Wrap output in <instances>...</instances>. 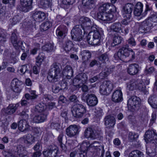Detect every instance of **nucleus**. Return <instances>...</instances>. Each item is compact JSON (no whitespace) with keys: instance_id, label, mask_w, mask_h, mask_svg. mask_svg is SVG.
<instances>
[{"instance_id":"nucleus-1","label":"nucleus","mask_w":157,"mask_h":157,"mask_svg":"<svg viewBox=\"0 0 157 157\" xmlns=\"http://www.w3.org/2000/svg\"><path fill=\"white\" fill-rule=\"evenodd\" d=\"M79 23L84 33H88L87 41L89 44L93 45H98L100 42L102 36V33L98 31L96 25L89 18L86 17H82L79 20Z\"/></svg>"},{"instance_id":"nucleus-2","label":"nucleus","mask_w":157,"mask_h":157,"mask_svg":"<svg viewBox=\"0 0 157 157\" xmlns=\"http://www.w3.org/2000/svg\"><path fill=\"white\" fill-rule=\"evenodd\" d=\"M61 69L59 64L54 63L50 67L47 78L51 82H56L60 78Z\"/></svg>"},{"instance_id":"nucleus-3","label":"nucleus","mask_w":157,"mask_h":157,"mask_svg":"<svg viewBox=\"0 0 157 157\" xmlns=\"http://www.w3.org/2000/svg\"><path fill=\"white\" fill-rule=\"evenodd\" d=\"M17 149V151L13 149L4 150L2 153L5 157H29L23 147H19Z\"/></svg>"},{"instance_id":"nucleus-4","label":"nucleus","mask_w":157,"mask_h":157,"mask_svg":"<svg viewBox=\"0 0 157 157\" xmlns=\"http://www.w3.org/2000/svg\"><path fill=\"white\" fill-rule=\"evenodd\" d=\"M73 116L76 118H81L86 113V109L82 104L77 102L74 103L71 109Z\"/></svg>"},{"instance_id":"nucleus-5","label":"nucleus","mask_w":157,"mask_h":157,"mask_svg":"<svg viewBox=\"0 0 157 157\" xmlns=\"http://www.w3.org/2000/svg\"><path fill=\"white\" fill-rule=\"evenodd\" d=\"M141 100L136 96H132L127 102L128 108L132 111L138 110L141 106Z\"/></svg>"},{"instance_id":"nucleus-6","label":"nucleus","mask_w":157,"mask_h":157,"mask_svg":"<svg viewBox=\"0 0 157 157\" xmlns=\"http://www.w3.org/2000/svg\"><path fill=\"white\" fill-rule=\"evenodd\" d=\"M82 26L80 25L75 26L71 32L72 39L75 41L80 42L82 40L83 36Z\"/></svg>"},{"instance_id":"nucleus-7","label":"nucleus","mask_w":157,"mask_h":157,"mask_svg":"<svg viewBox=\"0 0 157 157\" xmlns=\"http://www.w3.org/2000/svg\"><path fill=\"white\" fill-rule=\"evenodd\" d=\"M99 10V12L98 13L97 17L99 19L104 21H110L113 18V15L107 12L102 5L100 6Z\"/></svg>"},{"instance_id":"nucleus-8","label":"nucleus","mask_w":157,"mask_h":157,"mask_svg":"<svg viewBox=\"0 0 157 157\" xmlns=\"http://www.w3.org/2000/svg\"><path fill=\"white\" fill-rule=\"evenodd\" d=\"M82 99L84 101H86L87 104L90 106H93L97 105L98 102L97 98L93 94H87L84 93L81 97Z\"/></svg>"},{"instance_id":"nucleus-9","label":"nucleus","mask_w":157,"mask_h":157,"mask_svg":"<svg viewBox=\"0 0 157 157\" xmlns=\"http://www.w3.org/2000/svg\"><path fill=\"white\" fill-rule=\"evenodd\" d=\"M113 89V84L110 81H105L101 83L100 86V93L103 95L109 94Z\"/></svg>"},{"instance_id":"nucleus-10","label":"nucleus","mask_w":157,"mask_h":157,"mask_svg":"<svg viewBox=\"0 0 157 157\" xmlns=\"http://www.w3.org/2000/svg\"><path fill=\"white\" fill-rule=\"evenodd\" d=\"M87 79L86 74L81 73L77 75L73 81V85L78 87L82 86V84L85 83Z\"/></svg>"},{"instance_id":"nucleus-11","label":"nucleus","mask_w":157,"mask_h":157,"mask_svg":"<svg viewBox=\"0 0 157 157\" xmlns=\"http://www.w3.org/2000/svg\"><path fill=\"white\" fill-rule=\"evenodd\" d=\"M144 139L147 143L151 144L157 139V135L154 130H148L147 131L144 135Z\"/></svg>"},{"instance_id":"nucleus-12","label":"nucleus","mask_w":157,"mask_h":157,"mask_svg":"<svg viewBox=\"0 0 157 157\" xmlns=\"http://www.w3.org/2000/svg\"><path fill=\"white\" fill-rule=\"evenodd\" d=\"M128 47L129 45L126 44L124 45L119 50L117 53V56L120 59H123L124 58L129 56L131 51L128 50Z\"/></svg>"},{"instance_id":"nucleus-13","label":"nucleus","mask_w":157,"mask_h":157,"mask_svg":"<svg viewBox=\"0 0 157 157\" xmlns=\"http://www.w3.org/2000/svg\"><path fill=\"white\" fill-rule=\"evenodd\" d=\"M77 126L73 124L70 125L66 129V133L68 137H74L78 134Z\"/></svg>"},{"instance_id":"nucleus-14","label":"nucleus","mask_w":157,"mask_h":157,"mask_svg":"<svg viewBox=\"0 0 157 157\" xmlns=\"http://www.w3.org/2000/svg\"><path fill=\"white\" fill-rule=\"evenodd\" d=\"M84 135L86 138H90L94 140L98 137V134L95 129L88 127L86 129L84 132Z\"/></svg>"},{"instance_id":"nucleus-15","label":"nucleus","mask_w":157,"mask_h":157,"mask_svg":"<svg viewBox=\"0 0 157 157\" xmlns=\"http://www.w3.org/2000/svg\"><path fill=\"white\" fill-rule=\"evenodd\" d=\"M133 6L132 4L128 3L126 4L123 8V14H124V17L129 19L131 17Z\"/></svg>"},{"instance_id":"nucleus-16","label":"nucleus","mask_w":157,"mask_h":157,"mask_svg":"<svg viewBox=\"0 0 157 157\" xmlns=\"http://www.w3.org/2000/svg\"><path fill=\"white\" fill-rule=\"evenodd\" d=\"M33 0H20L21 9L22 11L27 12L32 8Z\"/></svg>"},{"instance_id":"nucleus-17","label":"nucleus","mask_w":157,"mask_h":157,"mask_svg":"<svg viewBox=\"0 0 157 157\" xmlns=\"http://www.w3.org/2000/svg\"><path fill=\"white\" fill-rule=\"evenodd\" d=\"M10 40L13 47L16 49H18L23 44L21 41L18 40L16 33L14 32L12 34Z\"/></svg>"},{"instance_id":"nucleus-18","label":"nucleus","mask_w":157,"mask_h":157,"mask_svg":"<svg viewBox=\"0 0 157 157\" xmlns=\"http://www.w3.org/2000/svg\"><path fill=\"white\" fill-rule=\"evenodd\" d=\"M21 82L17 78L13 79L11 83V89L15 92L19 93L21 91Z\"/></svg>"},{"instance_id":"nucleus-19","label":"nucleus","mask_w":157,"mask_h":157,"mask_svg":"<svg viewBox=\"0 0 157 157\" xmlns=\"http://www.w3.org/2000/svg\"><path fill=\"white\" fill-rule=\"evenodd\" d=\"M139 66L136 63L129 65L128 68L127 72L131 75H134L138 74L139 71Z\"/></svg>"},{"instance_id":"nucleus-20","label":"nucleus","mask_w":157,"mask_h":157,"mask_svg":"<svg viewBox=\"0 0 157 157\" xmlns=\"http://www.w3.org/2000/svg\"><path fill=\"white\" fill-rule=\"evenodd\" d=\"M115 67L111 66L109 67H106L104 70L99 74V78L100 79H103L107 77L111 73L114 71Z\"/></svg>"},{"instance_id":"nucleus-21","label":"nucleus","mask_w":157,"mask_h":157,"mask_svg":"<svg viewBox=\"0 0 157 157\" xmlns=\"http://www.w3.org/2000/svg\"><path fill=\"white\" fill-rule=\"evenodd\" d=\"M32 17L35 21L38 22L43 21L46 18L45 13L40 11L35 12L33 13Z\"/></svg>"},{"instance_id":"nucleus-22","label":"nucleus","mask_w":157,"mask_h":157,"mask_svg":"<svg viewBox=\"0 0 157 157\" xmlns=\"http://www.w3.org/2000/svg\"><path fill=\"white\" fill-rule=\"evenodd\" d=\"M67 31V27L63 25H61L57 28L56 33L58 37L63 38L65 36V34Z\"/></svg>"},{"instance_id":"nucleus-23","label":"nucleus","mask_w":157,"mask_h":157,"mask_svg":"<svg viewBox=\"0 0 157 157\" xmlns=\"http://www.w3.org/2000/svg\"><path fill=\"white\" fill-rule=\"evenodd\" d=\"M58 151L57 147L55 146L52 147L50 149L44 151L43 153L45 157H56L57 155Z\"/></svg>"},{"instance_id":"nucleus-24","label":"nucleus","mask_w":157,"mask_h":157,"mask_svg":"<svg viewBox=\"0 0 157 157\" xmlns=\"http://www.w3.org/2000/svg\"><path fill=\"white\" fill-rule=\"evenodd\" d=\"M48 114V112L45 111L39 115H36L33 117V120L36 123L43 122L46 119Z\"/></svg>"},{"instance_id":"nucleus-25","label":"nucleus","mask_w":157,"mask_h":157,"mask_svg":"<svg viewBox=\"0 0 157 157\" xmlns=\"http://www.w3.org/2000/svg\"><path fill=\"white\" fill-rule=\"evenodd\" d=\"M112 100L115 102H119L123 100L122 94L120 90H117L113 93Z\"/></svg>"},{"instance_id":"nucleus-26","label":"nucleus","mask_w":157,"mask_h":157,"mask_svg":"<svg viewBox=\"0 0 157 157\" xmlns=\"http://www.w3.org/2000/svg\"><path fill=\"white\" fill-rule=\"evenodd\" d=\"M105 124L109 127H113L115 124L116 120L114 117L112 116L108 115L104 118Z\"/></svg>"},{"instance_id":"nucleus-27","label":"nucleus","mask_w":157,"mask_h":157,"mask_svg":"<svg viewBox=\"0 0 157 157\" xmlns=\"http://www.w3.org/2000/svg\"><path fill=\"white\" fill-rule=\"evenodd\" d=\"M18 127L19 130L22 132L28 130L29 128V125L25 119L21 120L18 122Z\"/></svg>"},{"instance_id":"nucleus-28","label":"nucleus","mask_w":157,"mask_h":157,"mask_svg":"<svg viewBox=\"0 0 157 157\" xmlns=\"http://www.w3.org/2000/svg\"><path fill=\"white\" fill-rule=\"evenodd\" d=\"M52 5V0H40L38 3V6L40 8L46 9Z\"/></svg>"},{"instance_id":"nucleus-29","label":"nucleus","mask_w":157,"mask_h":157,"mask_svg":"<svg viewBox=\"0 0 157 157\" xmlns=\"http://www.w3.org/2000/svg\"><path fill=\"white\" fill-rule=\"evenodd\" d=\"M143 4L141 2H139L137 3L134 10L135 15L139 16L141 15L143 10Z\"/></svg>"},{"instance_id":"nucleus-30","label":"nucleus","mask_w":157,"mask_h":157,"mask_svg":"<svg viewBox=\"0 0 157 157\" xmlns=\"http://www.w3.org/2000/svg\"><path fill=\"white\" fill-rule=\"evenodd\" d=\"M63 75L67 77L68 79L70 78L73 74V71L72 67L69 65L66 66L63 71Z\"/></svg>"},{"instance_id":"nucleus-31","label":"nucleus","mask_w":157,"mask_h":157,"mask_svg":"<svg viewBox=\"0 0 157 157\" xmlns=\"http://www.w3.org/2000/svg\"><path fill=\"white\" fill-rule=\"evenodd\" d=\"M122 25L120 22H117L112 24L110 26L111 30L117 33L122 32Z\"/></svg>"},{"instance_id":"nucleus-32","label":"nucleus","mask_w":157,"mask_h":157,"mask_svg":"<svg viewBox=\"0 0 157 157\" xmlns=\"http://www.w3.org/2000/svg\"><path fill=\"white\" fill-rule=\"evenodd\" d=\"M148 101L152 108H157V97L156 96L154 95L151 96L148 98Z\"/></svg>"},{"instance_id":"nucleus-33","label":"nucleus","mask_w":157,"mask_h":157,"mask_svg":"<svg viewBox=\"0 0 157 157\" xmlns=\"http://www.w3.org/2000/svg\"><path fill=\"white\" fill-rule=\"evenodd\" d=\"M138 80H136L135 79L131 80L130 82L128 83L127 88L130 90H133L136 89L137 87V84L139 83Z\"/></svg>"},{"instance_id":"nucleus-34","label":"nucleus","mask_w":157,"mask_h":157,"mask_svg":"<svg viewBox=\"0 0 157 157\" xmlns=\"http://www.w3.org/2000/svg\"><path fill=\"white\" fill-rule=\"evenodd\" d=\"M82 56V59L84 62L87 61L90 59L91 56V54L90 52L87 50H84L81 52Z\"/></svg>"},{"instance_id":"nucleus-35","label":"nucleus","mask_w":157,"mask_h":157,"mask_svg":"<svg viewBox=\"0 0 157 157\" xmlns=\"http://www.w3.org/2000/svg\"><path fill=\"white\" fill-rule=\"evenodd\" d=\"M95 143L98 144V143L96 142H94L93 143L90 144L88 142H83L80 146L81 150L86 152L89 147H92L93 144Z\"/></svg>"},{"instance_id":"nucleus-36","label":"nucleus","mask_w":157,"mask_h":157,"mask_svg":"<svg viewBox=\"0 0 157 157\" xmlns=\"http://www.w3.org/2000/svg\"><path fill=\"white\" fill-rule=\"evenodd\" d=\"M105 9L107 12L109 13H114L116 11L115 7L113 5H110L109 4H104L102 5Z\"/></svg>"},{"instance_id":"nucleus-37","label":"nucleus","mask_w":157,"mask_h":157,"mask_svg":"<svg viewBox=\"0 0 157 157\" xmlns=\"http://www.w3.org/2000/svg\"><path fill=\"white\" fill-rule=\"evenodd\" d=\"M95 0H82V3L83 6L88 9L93 7Z\"/></svg>"},{"instance_id":"nucleus-38","label":"nucleus","mask_w":157,"mask_h":157,"mask_svg":"<svg viewBox=\"0 0 157 157\" xmlns=\"http://www.w3.org/2000/svg\"><path fill=\"white\" fill-rule=\"evenodd\" d=\"M74 45L73 42L70 40H67L63 44V48L65 51L68 52L73 48Z\"/></svg>"},{"instance_id":"nucleus-39","label":"nucleus","mask_w":157,"mask_h":157,"mask_svg":"<svg viewBox=\"0 0 157 157\" xmlns=\"http://www.w3.org/2000/svg\"><path fill=\"white\" fill-rule=\"evenodd\" d=\"M46 109V106L44 104H39L35 106L34 110L35 112H44L47 111Z\"/></svg>"},{"instance_id":"nucleus-40","label":"nucleus","mask_w":157,"mask_h":157,"mask_svg":"<svg viewBox=\"0 0 157 157\" xmlns=\"http://www.w3.org/2000/svg\"><path fill=\"white\" fill-rule=\"evenodd\" d=\"M17 104H10L6 109V113L9 114L13 113L17 109Z\"/></svg>"},{"instance_id":"nucleus-41","label":"nucleus","mask_w":157,"mask_h":157,"mask_svg":"<svg viewBox=\"0 0 157 157\" xmlns=\"http://www.w3.org/2000/svg\"><path fill=\"white\" fill-rule=\"evenodd\" d=\"M42 50L47 52H50L52 51L54 49L53 44L51 43H47L44 44L42 47Z\"/></svg>"},{"instance_id":"nucleus-42","label":"nucleus","mask_w":157,"mask_h":157,"mask_svg":"<svg viewBox=\"0 0 157 157\" xmlns=\"http://www.w3.org/2000/svg\"><path fill=\"white\" fill-rule=\"evenodd\" d=\"M128 157H144L143 153L138 150L132 151L129 154Z\"/></svg>"},{"instance_id":"nucleus-43","label":"nucleus","mask_w":157,"mask_h":157,"mask_svg":"<svg viewBox=\"0 0 157 157\" xmlns=\"http://www.w3.org/2000/svg\"><path fill=\"white\" fill-rule=\"evenodd\" d=\"M139 83L137 84L136 89L141 90L145 94L147 92V90L144 84L143 81L141 80H138Z\"/></svg>"},{"instance_id":"nucleus-44","label":"nucleus","mask_w":157,"mask_h":157,"mask_svg":"<svg viewBox=\"0 0 157 157\" xmlns=\"http://www.w3.org/2000/svg\"><path fill=\"white\" fill-rule=\"evenodd\" d=\"M25 139V143L32 144L35 141V137L31 134H28L23 137Z\"/></svg>"},{"instance_id":"nucleus-45","label":"nucleus","mask_w":157,"mask_h":157,"mask_svg":"<svg viewBox=\"0 0 157 157\" xmlns=\"http://www.w3.org/2000/svg\"><path fill=\"white\" fill-rule=\"evenodd\" d=\"M144 24L143 25V28L144 31L149 30L150 28L153 26V24L148 19L144 22Z\"/></svg>"},{"instance_id":"nucleus-46","label":"nucleus","mask_w":157,"mask_h":157,"mask_svg":"<svg viewBox=\"0 0 157 157\" xmlns=\"http://www.w3.org/2000/svg\"><path fill=\"white\" fill-rule=\"evenodd\" d=\"M122 40V38L119 36H115L113 39V42L112 43V46H114L120 44Z\"/></svg>"},{"instance_id":"nucleus-47","label":"nucleus","mask_w":157,"mask_h":157,"mask_svg":"<svg viewBox=\"0 0 157 157\" xmlns=\"http://www.w3.org/2000/svg\"><path fill=\"white\" fill-rule=\"evenodd\" d=\"M44 54L42 52L40 53L39 54L36 58V65L39 66L41 65V63L44 59Z\"/></svg>"},{"instance_id":"nucleus-48","label":"nucleus","mask_w":157,"mask_h":157,"mask_svg":"<svg viewBox=\"0 0 157 157\" xmlns=\"http://www.w3.org/2000/svg\"><path fill=\"white\" fill-rule=\"evenodd\" d=\"M139 135L137 133H133L132 132H130L128 134V138L130 140L134 143L137 142V139Z\"/></svg>"},{"instance_id":"nucleus-49","label":"nucleus","mask_w":157,"mask_h":157,"mask_svg":"<svg viewBox=\"0 0 157 157\" xmlns=\"http://www.w3.org/2000/svg\"><path fill=\"white\" fill-rule=\"evenodd\" d=\"M52 24L48 21H47L42 23L40 26L41 30L45 31L47 30L52 26Z\"/></svg>"},{"instance_id":"nucleus-50","label":"nucleus","mask_w":157,"mask_h":157,"mask_svg":"<svg viewBox=\"0 0 157 157\" xmlns=\"http://www.w3.org/2000/svg\"><path fill=\"white\" fill-rule=\"evenodd\" d=\"M98 59L100 61L103 63H106L109 59L108 55L107 53L102 54L99 57Z\"/></svg>"},{"instance_id":"nucleus-51","label":"nucleus","mask_w":157,"mask_h":157,"mask_svg":"<svg viewBox=\"0 0 157 157\" xmlns=\"http://www.w3.org/2000/svg\"><path fill=\"white\" fill-rule=\"evenodd\" d=\"M21 17L18 15L13 17V18L10 20V22L12 25H15L20 20Z\"/></svg>"},{"instance_id":"nucleus-52","label":"nucleus","mask_w":157,"mask_h":157,"mask_svg":"<svg viewBox=\"0 0 157 157\" xmlns=\"http://www.w3.org/2000/svg\"><path fill=\"white\" fill-rule=\"evenodd\" d=\"M29 111L28 109H25L24 110L20 113V116L23 118V119L26 120L29 117Z\"/></svg>"},{"instance_id":"nucleus-53","label":"nucleus","mask_w":157,"mask_h":157,"mask_svg":"<svg viewBox=\"0 0 157 157\" xmlns=\"http://www.w3.org/2000/svg\"><path fill=\"white\" fill-rule=\"evenodd\" d=\"M20 71L21 73L23 74L25 73H29L30 71H29L28 68H27V66L26 65H24L21 66L20 69Z\"/></svg>"},{"instance_id":"nucleus-54","label":"nucleus","mask_w":157,"mask_h":157,"mask_svg":"<svg viewBox=\"0 0 157 157\" xmlns=\"http://www.w3.org/2000/svg\"><path fill=\"white\" fill-rule=\"evenodd\" d=\"M127 42L128 43V45L131 47L135 46L136 44V42L134 38L131 37H130L127 40Z\"/></svg>"},{"instance_id":"nucleus-55","label":"nucleus","mask_w":157,"mask_h":157,"mask_svg":"<svg viewBox=\"0 0 157 157\" xmlns=\"http://www.w3.org/2000/svg\"><path fill=\"white\" fill-rule=\"evenodd\" d=\"M59 119H57L56 122L55 123L54 122H52L51 124V127L52 128L55 129L57 130L59 128L60 125L58 123Z\"/></svg>"},{"instance_id":"nucleus-56","label":"nucleus","mask_w":157,"mask_h":157,"mask_svg":"<svg viewBox=\"0 0 157 157\" xmlns=\"http://www.w3.org/2000/svg\"><path fill=\"white\" fill-rule=\"evenodd\" d=\"M52 91L53 93L56 94L58 93L61 90L59 85H54L52 88Z\"/></svg>"},{"instance_id":"nucleus-57","label":"nucleus","mask_w":157,"mask_h":157,"mask_svg":"<svg viewBox=\"0 0 157 157\" xmlns=\"http://www.w3.org/2000/svg\"><path fill=\"white\" fill-rule=\"evenodd\" d=\"M151 23L157 22V16L155 14H152L151 16L148 19Z\"/></svg>"},{"instance_id":"nucleus-58","label":"nucleus","mask_w":157,"mask_h":157,"mask_svg":"<svg viewBox=\"0 0 157 157\" xmlns=\"http://www.w3.org/2000/svg\"><path fill=\"white\" fill-rule=\"evenodd\" d=\"M75 0H63V3L66 5L73 4L75 2Z\"/></svg>"},{"instance_id":"nucleus-59","label":"nucleus","mask_w":157,"mask_h":157,"mask_svg":"<svg viewBox=\"0 0 157 157\" xmlns=\"http://www.w3.org/2000/svg\"><path fill=\"white\" fill-rule=\"evenodd\" d=\"M151 10V7H149V5H148V3L147 2L146 4L145 10L144 13H142V15L143 16H144L147 14V11H150V10Z\"/></svg>"},{"instance_id":"nucleus-60","label":"nucleus","mask_w":157,"mask_h":157,"mask_svg":"<svg viewBox=\"0 0 157 157\" xmlns=\"http://www.w3.org/2000/svg\"><path fill=\"white\" fill-rule=\"evenodd\" d=\"M95 112L97 117H100L102 115V110L101 109L99 108L96 109Z\"/></svg>"},{"instance_id":"nucleus-61","label":"nucleus","mask_w":157,"mask_h":157,"mask_svg":"<svg viewBox=\"0 0 157 157\" xmlns=\"http://www.w3.org/2000/svg\"><path fill=\"white\" fill-rule=\"evenodd\" d=\"M61 90L65 89L67 88V83L66 81H62L60 84Z\"/></svg>"},{"instance_id":"nucleus-62","label":"nucleus","mask_w":157,"mask_h":157,"mask_svg":"<svg viewBox=\"0 0 157 157\" xmlns=\"http://www.w3.org/2000/svg\"><path fill=\"white\" fill-rule=\"evenodd\" d=\"M154 71V68L153 67H151L149 68L147 67L145 70V73L146 74H151Z\"/></svg>"},{"instance_id":"nucleus-63","label":"nucleus","mask_w":157,"mask_h":157,"mask_svg":"<svg viewBox=\"0 0 157 157\" xmlns=\"http://www.w3.org/2000/svg\"><path fill=\"white\" fill-rule=\"evenodd\" d=\"M29 92L30 94V95L32 97H33V98H32L33 100L37 98L38 95L36 94L35 90H31L29 91Z\"/></svg>"},{"instance_id":"nucleus-64","label":"nucleus","mask_w":157,"mask_h":157,"mask_svg":"<svg viewBox=\"0 0 157 157\" xmlns=\"http://www.w3.org/2000/svg\"><path fill=\"white\" fill-rule=\"evenodd\" d=\"M6 41V37L4 34H0V42L3 43Z\"/></svg>"}]
</instances>
